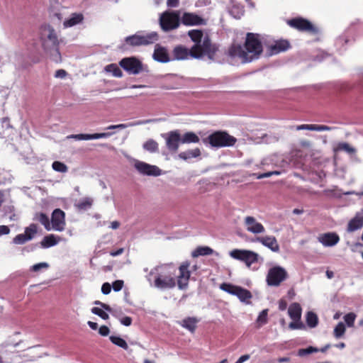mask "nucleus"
Listing matches in <instances>:
<instances>
[{"instance_id":"nucleus-41","label":"nucleus","mask_w":363,"mask_h":363,"mask_svg":"<svg viewBox=\"0 0 363 363\" xmlns=\"http://www.w3.org/2000/svg\"><path fill=\"white\" fill-rule=\"evenodd\" d=\"M306 323L308 327L315 328L318 323L317 315L312 311L308 312L306 314Z\"/></svg>"},{"instance_id":"nucleus-23","label":"nucleus","mask_w":363,"mask_h":363,"mask_svg":"<svg viewBox=\"0 0 363 363\" xmlns=\"http://www.w3.org/2000/svg\"><path fill=\"white\" fill-rule=\"evenodd\" d=\"M111 135V133H94V134H73L67 136V138H73L77 140H94L99 138H108Z\"/></svg>"},{"instance_id":"nucleus-15","label":"nucleus","mask_w":363,"mask_h":363,"mask_svg":"<svg viewBox=\"0 0 363 363\" xmlns=\"http://www.w3.org/2000/svg\"><path fill=\"white\" fill-rule=\"evenodd\" d=\"M51 222L55 230L62 231L65 227V213L60 208H56L52 213Z\"/></svg>"},{"instance_id":"nucleus-10","label":"nucleus","mask_w":363,"mask_h":363,"mask_svg":"<svg viewBox=\"0 0 363 363\" xmlns=\"http://www.w3.org/2000/svg\"><path fill=\"white\" fill-rule=\"evenodd\" d=\"M119 65L129 74H138L143 70L142 62L135 57H124L119 62Z\"/></svg>"},{"instance_id":"nucleus-49","label":"nucleus","mask_w":363,"mask_h":363,"mask_svg":"<svg viewBox=\"0 0 363 363\" xmlns=\"http://www.w3.org/2000/svg\"><path fill=\"white\" fill-rule=\"evenodd\" d=\"M315 352H318V349L310 346L306 349H300L298 353L299 356H305Z\"/></svg>"},{"instance_id":"nucleus-19","label":"nucleus","mask_w":363,"mask_h":363,"mask_svg":"<svg viewBox=\"0 0 363 363\" xmlns=\"http://www.w3.org/2000/svg\"><path fill=\"white\" fill-rule=\"evenodd\" d=\"M257 241L262 244L264 246L269 248L274 252H278L279 251V245L274 236L267 235L264 237H258L257 238Z\"/></svg>"},{"instance_id":"nucleus-17","label":"nucleus","mask_w":363,"mask_h":363,"mask_svg":"<svg viewBox=\"0 0 363 363\" xmlns=\"http://www.w3.org/2000/svg\"><path fill=\"white\" fill-rule=\"evenodd\" d=\"M245 225L247 231L254 233L259 234L265 231L264 225L256 220L252 216H247L244 220Z\"/></svg>"},{"instance_id":"nucleus-48","label":"nucleus","mask_w":363,"mask_h":363,"mask_svg":"<svg viewBox=\"0 0 363 363\" xmlns=\"http://www.w3.org/2000/svg\"><path fill=\"white\" fill-rule=\"evenodd\" d=\"M356 318V315L354 313H349L344 316V320L348 327H352Z\"/></svg>"},{"instance_id":"nucleus-21","label":"nucleus","mask_w":363,"mask_h":363,"mask_svg":"<svg viewBox=\"0 0 363 363\" xmlns=\"http://www.w3.org/2000/svg\"><path fill=\"white\" fill-rule=\"evenodd\" d=\"M318 241L324 246L331 247L335 245L340 240V238L335 233H327L318 237Z\"/></svg>"},{"instance_id":"nucleus-1","label":"nucleus","mask_w":363,"mask_h":363,"mask_svg":"<svg viewBox=\"0 0 363 363\" xmlns=\"http://www.w3.org/2000/svg\"><path fill=\"white\" fill-rule=\"evenodd\" d=\"M263 52L260 35L257 33H247L242 47L240 44L233 43L228 50V55L232 58H238L242 62H250L259 58Z\"/></svg>"},{"instance_id":"nucleus-29","label":"nucleus","mask_w":363,"mask_h":363,"mask_svg":"<svg viewBox=\"0 0 363 363\" xmlns=\"http://www.w3.org/2000/svg\"><path fill=\"white\" fill-rule=\"evenodd\" d=\"M290 318L294 321H299L301 317V307L299 303H294L288 310Z\"/></svg>"},{"instance_id":"nucleus-5","label":"nucleus","mask_w":363,"mask_h":363,"mask_svg":"<svg viewBox=\"0 0 363 363\" xmlns=\"http://www.w3.org/2000/svg\"><path fill=\"white\" fill-rule=\"evenodd\" d=\"M160 25L164 31L177 29L180 25L179 15L177 11H164L160 18Z\"/></svg>"},{"instance_id":"nucleus-33","label":"nucleus","mask_w":363,"mask_h":363,"mask_svg":"<svg viewBox=\"0 0 363 363\" xmlns=\"http://www.w3.org/2000/svg\"><path fill=\"white\" fill-rule=\"evenodd\" d=\"M346 152L349 154H354L356 152V150L351 147L348 143L345 142L338 143L335 147L333 148V152L335 153H337L339 152Z\"/></svg>"},{"instance_id":"nucleus-47","label":"nucleus","mask_w":363,"mask_h":363,"mask_svg":"<svg viewBox=\"0 0 363 363\" xmlns=\"http://www.w3.org/2000/svg\"><path fill=\"white\" fill-rule=\"evenodd\" d=\"M91 313L99 315L104 320H108L109 318V315L106 313L103 309L99 308L98 307H94L91 308Z\"/></svg>"},{"instance_id":"nucleus-16","label":"nucleus","mask_w":363,"mask_h":363,"mask_svg":"<svg viewBox=\"0 0 363 363\" xmlns=\"http://www.w3.org/2000/svg\"><path fill=\"white\" fill-rule=\"evenodd\" d=\"M135 168L143 174L148 176H159L161 170L159 167L155 165H150L144 162L137 161L135 163Z\"/></svg>"},{"instance_id":"nucleus-30","label":"nucleus","mask_w":363,"mask_h":363,"mask_svg":"<svg viewBox=\"0 0 363 363\" xmlns=\"http://www.w3.org/2000/svg\"><path fill=\"white\" fill-rule=\"evenodd\" d=\"M199 320L194 317H187L179 322L180 325L194 333L196 328Z\"/></svg>"},{"instance_id":"nucleus-36","label":"nucleus","mask_w":363,"mask_h":363,"mask_svg":"<svg viewBox=\"0 0 363 363\" xmlns=\"http://www.w3.org/2000/svg\"><path fill=\"white\" fill-rule=\"evenodd\" d=\"M104 70L106 72L111 73L113 74V76H114L116 77H123V72H122L121 69L115 63H112V64H109V65H106L104 68Z\"/></svg>"},{"instance_id":"nucleus-14","label":"nucleus","mask_w":363,"mask_h":363,"mask_svg":"<svg viewBox=\"0 0 363 363\" xmlns=\"http://www.w3.org/2000/svg\"><path fill=\"white\" fill-rule=\"evenodd\" d=\"M37 225L35 224H30L28 227L25 228L24 233L18 234L13 238V243L15 245H23L26 242L32 240L35 235L37 233Z\"/></svg>"},{"instance_id":"nucleus-35","label":"nucleus","mask_w":363,"mask_h":363,"mask_svg":"<svg viewBox=\"0 0 363 363\" xmlns=\"http://www.w3.org/2000/svg\"><path fill=\"white\" fill-rule=\"evenodd\" d=\"M182 143H198L200 141L199 136L193 132L185 133L181 137Z\"/></svg>"},{"instance_id":"nucleus-7","label":"nucleus","mask_w":363,"mask_h":363,"mask_svg":"<svg viewBox=\"0 0 363 363\" xmlns=\"http://www.w3.org/2000/svg\"><path fill=\"white\" fill-rule=\"evenodd\" d=\"M230 256L237 260L243 262L247 267H250L253 263L258 261L257 253L247 250L235 249L230 252Z\"/></svg>"},{"instance_id":"nucleus-57","label":"nucleus","mask_w":363,"mask_h":363,"mask_svg":"<svg viewBox=\"0 0 363 363\" xmlns=\"http://www.w3.org/2000/svg\"><path fill=\"white\" fill-rule=\"evenodd\" d=\"M10 233V228L7 225H0V236L8 235Z\"/></svg>"},{"instance_id":"nucleus-4","label":"nucleus","mask_w":363,"mask_h":363,"mask_svg":"<svg viewBox=\"0 0 363 363\" xmlns=\"http://www.w3.org/2000/svg\"><path fill=\"white\" fill-rule=\"evenodd\" d=\"M158 40V35L156 32H151L146 34L140 33L128 36L125 38L127 45L131 47L147 45L152 44Z\"/></svg>"},{"instance_id":"nucleus-27","label":"nucleus","mask_w":363,"mask_h":363,"mask_svg":"<svg viewBox=\"0 0 363 363\" xmlns=\"http://www.w3.org/2000/svg\"><path fill=\"white\" fill-rule=\"evenodd\" d=\"M84 20V16L80 13H72L70 17L68 19H66L63 25L65 28L72 27L79 23H81Z\"/></svg>"},{"instance_id":"nucleus-52","label":"nucleus","mask_w":363,"mask_h":363,"mask_svg":"<svg viewBox=\"0 0 363 363\" xmlns=\"http://www.w3.org/2000/svg\"><path fill=\"white\" fill-rule=\"evenodd\" d=\"M111 291V286L109 283L108 282H106V283H104L102 286H101V292L104 294H108Z\"/></svg>"},{"instance_id":"nucleus-60","label":"nucleus","mask_w":363,"mask_h":363,"mask_svg":"<svg viewBox=\"0 0 363 363\" xmlns=\"http://www.w3.org/2000/svg\"><path fill=\"white\" fill-rule=\"evenodd\" d=\"M255 175L256 176L257 179H263V178L271 177L272 176V172H266V173L258 174H255Z\"/></svg>"},{"instance_id":"nucleus-58","label":"nucleus","mask_w":363,"mask_h":363,"mask_svg":"<svg viewBox=\"0 0 363 363\" xmlns=\"http://www.w3.org/2000/svg\"><path fill=\"white\" fill-rule=\"evenodd\" d=\"M179 4V0H167V5L168 7L174 8L177 7Z\"/></svg>"},{"instance_id":"nucleus-24","label":"nucleus","mask_w":363,"mask_h":363,"mask_svg":"<svg viewBox=\"0 0 363 363\" xmlns=\"http://www.w3.org/2000/svg\"><path fill=\"white\" fill-rule=\"evenodd\" d=\"M48 38L51 41L52 45L56 48V55H54L55 58L53 59V60H55L56 62H60L62 61V58L60 52L58 49V39L55 32V30L52 28H48Z\"/></svg>"},{"instance_id":"nucleus-56","label":"nucleus","mask_w":363,"mask_h":363,"mask_svg":"<svg viewBox=\"0 0 363 363\" xmlns=\"http://www.w3.org/2000/svg\"><path fill=\"white\" fill-rule=\"evenodd\" d=\"M67 75V72L65 69H58L55 72V77L56 78H65Z\"/></svg>"},{"instance_id":"nucleus-46","label":"nucleus","mask_w":363,"mask_h":363,"mask_svg":"<svg viewBox=\"0 0 363 363\" xmlns=\"http://www.w3.org/2000/svg\"><path fill=\"white\" fill-rule=\"evenodd\" d=\"M268 309H264L259 314L257 323L261 326L267 323Z\"/></svg>"},{"instance_id":"nucleus-55","label":"nucleus","mask_w":363,"mask_h":363,"mask_svg":"<svg viewBox=\"0 0 363 363\" xmlns=\"http://www.w3.org/2000/svg\"><path fill=\"white\" fill-rule=\"evenodd\" d=\"M121 323L125 325L129 326L132 323V318L129 316H125L121 319Z\"/></svg>"},{"instance_id":"nucleus-62","label":"nucleus","mask_w":363,"mask_h":363,"mask_svg":"<svg viewBox=\"0 0 363 363\" xmlns=\"http://www.w3.org/2000/svg\"><path fill=\"white\" fill-rule=\"evenodd\" d=\"M249 359H250V355L245 354V355L240 357V358L237 360V362L235 363H242V362L248 360Z\"/></svg>"},{"instance_id":"nucleus-54","label":"nucleus","mask_w":363,"mask_h":363,"mask_svg":"<svg viewBox=\"0 0 363 363\" xmlns=\"http://www.w3.org/2000/svg\"><path fill=\"white\" fill-rule=\"evenodd\" d=\"M289 328L291 329H301L303 328V325L301 322L296 323V321L294 320V322L290 323Z\"/></svg>"},{"instance_id":"nucleus-43","label":"nucleus","mask_w":363,"mask_h":363,"mask_svg":"<svg viewBox=\"0 0 363 363\" xmlns=\"http://www.w3.org/2000/svg\"><path fill=\"white\" fill-rule=\"evenodd\" d=\"M345 326L344 325V323H342V322L339 323L335 328L334 329V332H333V334H334V336L335 337V338H340L342 336H343V335L345 334Z\"/></svg>"},{"instance_id":"nucleus-63","label":"nucleus","mask_w":363,"mask_h":363,"mask_svg":"<svg viewBox=\"0 0 363 363\" xmlns=\"http://www.w3.org/2000/svg\"><path fill=\"white\" fill-rule=\"evenodd\" d=\"M87 324L92 330H96L98 328V324L92 321H88Z\"/></svg>"},{"instance_id":"nucleus-13","label":"nucleus","mask_w":363,"mask_h":363,"mask_svg":"<svg viewBox=\"0 0 363 363\" xmlns=\"http://www.w3.org/2000/svg\"><path fill=\"white\" fill-rule=\"evenodd\" d=\"M181 22L186 26H206L207 20L195 13L184 12L182 16Z\"/></svg>"},{"instance_id":"nucleus-59","label":"nucleus","mask_w":363,"mask_h":363,"mask_svg":"<svg viewBox=\"0 0 363 363\" xmlns=\"http://www.w3.org/2000/svg\"><path fill=\"white\" fill-rule=\"evenodd\" d=\"M125 127H126V125H125V124L111 125L108 126L106 129V130H113V129H116V128L123 129Z\"/></svg>"},{"instance_id":"nucleus-26","label":"nucleus","mask_w":363,"mask_h":363,"mask_svg":"<svg viewBox=\"0 0 363 363\" xmlns=\"http://www.w3.org/2000/svg\"><path fill=\"white\" fill-rule=\"evenodd\" d=\"M173 60H184L189 57V49L183 45H177L172 51Z\"/></svg>"},{"instance_id":"nucleus-42","label":"nucleus","mask_w":363,"mask_h":363,"mask_svg":"<svg viewBox=\"0 0 363 363\" xmlns=\"http://www.w3.org/2000/svg\"><path fill=\"white\" fill-rule=\"evenodd\" d=\"M111 342L124 350L128 349V345L125 340L118 336L111 335L109 337Z\"/></svg>"},{"instance_id":"nucleus-12","label":"nucleus","mask_w":363,"mask_h":363,"mask_svg":"<svg viewBox=\"0 0 363 363\" xmlns=\"http://www.w3.org/2000/svg\"><path fill=\"white\" fill-rule=\"evenodd\" d=\"M190 263L188 261L184 262L179 267V274L176 279L177 284L180 289H185L188 284L191 276V272L189 268Z\"/></svg>"},{"instance_id":"nucleus-25","label":"nucleus","mask_w":363,"mask_h":363,"mask_svg":"<svg viewBox=\"0 0 363 363\" xmlns=\"http://www.w3.org/2000/svg\"><path fill=\"white\" fill-rule=\"evenodd\" d=\"M363 226V212H358L355 216L349 222L347 230L355 231Z\"/></svg>"},{"instance_id":"nucleus-28","label":"nucleus","mask_w":363,"mask_h":363,"mask_svg":"<svg viewBox=\"0 0 363 363\" xmlns=\"http://www.w3.org/2000/svg\"><path fill=\"white\" fill-rule=\"evenodd\" d=\"M60 240V238L59 236L50 234L43 238L40 242V245L43 248H48L56 245Z\"/></svg>"},{"instance_id":"nucleus-2","label":"nucleus","mask_w":363,"mask_h":363,"mask_svg":"<svg viewBox=\"0 0 363 363\" xmlns=\"http://www.w3.org/2000/svg\"><path fill=\"white\" fill-rule=\"evenodd\" d=\"M155 276V286L160 289H173L176 286V269L172 264H163L151 269L147 279Z\"/></svg>"},{"instance_id":"nucleus-20","label":"nucleus","mask_w":363,"mask_h":363,"mask_svg":"<svg viewBox=\"0 0 363 363\" xmlns=\"http://www.w3.org/2000/svg\"><path fill=\"white\" fill-rule=\"evenodd\" d=\"M153 59L162 63H167L171 60L167 48L160 45H156L155 48Z\"/></svg>"},{"instance_id":"nucleus-37","label":"nucleus","mask_w":363,"mask_h":363,"mask_svg":"<svg viewBox=\"0 0 363 363\" xmlns=\"http://www.w3.org/2000/svg\"><path fill=\"white\" fill-rule=\"evenodd\" d=\"M188 35L195 44H201L203 33L201 30H191L188 32Z\"/></svg>"},{"instance_id":"nucleus-50","label":"nucleus","mask_w":363,"mask_h":363,"mask_svg":"<svg viewBox=\"0 0 363 363\" xmlns=\"http://www.w3.org/2000/svg\"><path fill=\"white\" fill-rule=\"evenodd\" d=\"M124 285V281L123 280H116L113 282L112 287L115 291H119L122 289Z\"/></svg>"},{"instance_id":"nucleus-53","label":"nucleus","mask_w":363,"mask_h":363,"mask_svg":"<svg viewBox=\"0 0 363 363\" xmlns=\"http://www.w3.org/2000/svg\"><path fill=\"white\" fill-rule=\"evenodd\" d=\"M110 333L109 328L106 325H102L99 329V333L101 336H107Z\"/></svg>"},{"instance_id":"nucleus-40","label":"nucleus","mask_w":363,"mask_h":363,"mask_svg":"<svg viewBox=\"0 0 363 363\" xmlns=\"http://www.w3.org/2000/svg\"><path fill=\"white\" fill-rule=\"evenodd\" d=\"M189 57L192 58L199 59L203 55V53L202 52V48L201 47V44H194L190 50H189Z\"/></svg>"},{"instance_id":"nucleus-34","label":"nucleus","mask_w":363,"mask_h":363,"mask_svg":"<svg viewBox=\"0 0 363 363\" xmlns=\"http://www.w3.org/2000/svg\"><path fill=\"white\" fill-rule=\"evenodd\" d=\"M213 250L208 246H199L192 252L191 255L193 257H197L199 256L210 255L213 254Z\"/></svg>"},{"instance_id":"nucleus-38","label":"nucleus","mask_w":363,"mask_h":363,"mask_svg":"<svg viewBox=\"0 0 363 363\" xmlns=\"http://www.w3.org/2000/svg\"><path fill=\"white\" fill-rule=\"evenodd\" d=\"M93 200L91 198L85 197L80 199L77 203L76 207L79 210H87L90 208L92 206Z\"/></svg>"},{"instance_id":"nucleus-31","label":"nucleus","mask_w":363,"mask_h":363,"mask_svg":"<svg viewBox=\"0 0 363 363\" xmlns=\"http://www.w3.org/2000/svg\"><path fill=\"white\" fill-rule=\"evenodd\" d=\"M297 130H308L315 131H325L330 130L331 128L324 125H316V124H303L298 125Z\"/></svg>"},{"instance_id":"nucleus-9","label":"nucleus","mask_w":363,"mask_h":363,"mask_svg":"<svg viewBox=\"0 0 363 363\" xmlns=\"http://www.w3.org/2000/svg\"><path fill=\"white\" fill-rule=\"evenodd\" d=\"M288 277L287 272L281 267L275 266L269 269L267 275L269 286H278Z\"/></svg>"},{"instance_id":"nucleus-45","label":"nucleus","mask_w":363,"mask_h":363,"mask_svg":"<svg viewBox=\"0 0 363 363\" xmlns=\"http://www.w3.org/2000/svg\"><path fill=\"white\" fill-rule=\"evenodd\" d=\"M52 169L59 172L65 173L68 168L65 164L59 161H55L52 164Z\"/></svg>"},{"instance_id":"nucleus-32","label":"nucleus","mask_w":363,"mask_h":363,"mask_svg":"<svg viewBox=\"0 0 363 363\" xmlns=\"http://www.w3.org/2000/svg\"><path fill=\"white\" fill-rule=\"evenodd\" d=\"M201 155V150L196 147L192 150H188L184 152H182L178 155V157L183 160H188L191 158H196Z\"/></svg>"},{"instance_id":"nucleus-22","label":"nucleus","mask_w":363,"mask_h":363,"mask_svg":"<svg viewBox=\"0 0 363 363\" xmlns=\"http://www.w3.org/2000/svg\"><path fill=\"white\" fill-rule=\"evenodd\" d=\"M291 45L287 40H279L275 41L274 44L269 48V55H277L285 52L290 48Z\"/></svg>"},{"instance_id":"nucleus-8","label":"nucleus","mask_w":363,"mask_h":363,"mask_svg":"<svg viewBox=\"0 0 363 363\" xmlns=\"http://www.w3.org/2000/svg\"><path fill=\"white\" fill-rule=\"evenodd\" d=\"M220 289L230 294L238 296L242 302L249 303L252 298L251 292L239 286H235L230 283H223L220 285Z\"/></svg>"},{"instance_id":"nucleus-3","label":"nucleus","mask_w":363,"mask_h":363,"mask_svg":"<svg viewBox=\"0 0 363 363\" xmlns=\"http://www.w3.org/2000/svg\"><path fill=\"white\" fill-rule=\"evenodd\" d=\"M237 139L225 131L217 130L203 139V143L209 144L212 147H223L233 146Z\"/></svg>"},{"instance_id":"nucleus-61","label":"nucleus","mask_w":363,"mask_h":363,"mask_svg":"<svg viewBox=\"0 0 363 363\" xmlns=\"http://www.w3.org/2000/svg\"><path fill=\"white\" fill-rule=\"evenodd\" d=\"M124 250L123 248H119L116 251H111L110 252V255L112 256V257H116L118 255H121L123 252Z\"/></svg>"},{"instance_id":"nucleus-39","label":"nucleus","mask_w":363,"mask_h":363,"mask_svg":"<svg viewBox=\"0 0 363 363\" xmlns=\"http://www.w3.org/2000/svg\"><path fill=\"white\" fill-rule=\"evenodd\" d=\"M143 148L150 152H157L159 150L158 143L153 139H149L143 145Z\"/></svg>"},{"instance_id":"nucleus-64","label":"nucleus","mask_w":363,"mask_h":363,"mask_svg":"<svg viewBox=\"0 0 363 363\" xmlns=\"http://www.w3.org/2000/svg\"><path fill=\"white\" fill-rule=\"evenodd\" d=\"M120 226V223L118 221H113L111 222V228H113V229H117Z\"/></svg>"},{"instance_id":"nucleus-51","label":"nucleus","mask_w":363,"mask_h":363,"mask_svg":"<svg viewBox=\"0 0 363 363\" xmlns=\"http://www.w3.org/2000/svg\"><path fill=\"white\" fill-rule=\"evenodd\" d=\"M49 267L48 264L46 262H41L38 264H35L32 267V270L33 272H38L42 268H48Z\"/></svg>"},{"instance_id":"nucleus-11","label":"nucleus","mask_w":363,"mask_h":363,"mask_svg":"<svg viewBox=\"0 0 363 363\" xmlns=\"http://www.w3.org/2000/svg\"><path fill=\"white\" fill-rule=\"evenodd\" d=\"M162 137L165 139L168 150L172 153L177 152L179 144L182 143L181 135L179 130H172L167 133L162 134Z\"/></svg>"},{"instance_id":"nucleus-44","label":"nucleus","mask_w":363,"mask_h":363,"mask_svg":"<svg viewBox=\"0 0 363 363\" xmlns=\"http://www.w3.org/2000/svg\"><path fill=\"white\" fill-rule=\"evenodd\" d=\"M38 220L42 225H44L46 230H50V220L48 216L45 213H40L38 216Z\"/></svg>"},{"instance_id":"nucleus-18","label":"nucleus","mask_w":363,"mask_h":363,"mask_svg":"<svg viewBox=\"0 0 363 363\" xmlns=\"http://www.w3.org/2000/svg\"><path fill=\"white\" fill-rule=\"evenodd\" d=\"M201 47L203 55L208 56L209 59L213 60L218 51V47L216 44H213L208 35H206L202 43H201Z\"/></svg>"},{"instance_id":"nucleus-6","label":"nucleus","mask_w":363,"mask_h":363,"mask_svg":"<svg viewBox=\"0 0 363 363\" xmlns=\"http://www.w3.org/2000/svg\"><path fill=\"white\" fill-rule=\"evenodd\" d=\"M287 24L298 31L307 32L315 35L318 33V28L311 21L302 17H296L288 20Z\"/></svg>"}]
</instances>
